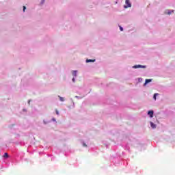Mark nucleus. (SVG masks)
Returning a JSON list of instances; mask_svg holds the SVG:
<instances>
[{
	"label": "nucleus",
	"mask_w": 175,
	"mask_h": 175,
	"mask_svg": "<svg viewBox=\"0 0 175 175\" xmlns=\"http://www.w3.org/2000/svg\"><path fill=\"white\" fill-rule=\"evenodd\" d=\"M72 76H74L75 77H76V76H77V70L72 71Z\"/></svg>",
	"instance_id": "39448f33"
},
{
	"label": "nucleus",
	"mask_w": 175,
	"mask_h": 175,
	"mask_svg": "<svg viewBox=\"0 0 175 175\" xmlns=\"http://www.w3.org/2000/svg\"><path fill=\"white\" fill-rule=\"evenodd\" d=\"M151 81H152L151 79H146L145 85H146V84H148V83H151Z\"/></svg>",
	"instance_id": "423d86ee"
},
{
	"label": "nucleus",
	"mask_w": 175,
	"mask_h": 175,
	"mask_svg": "<svg viewBox=\"0 0 175 175\" xmlns=\"http://www.w3.org/2000/svg\"><path fill=\"white\" fill-rule=\"evenodd\" d=\"M150 126L154 129L157 127L155 124H154L152 122H150Z\"/></svg>",
	"instance_id": "20e7f679"
},
{
	"label": "nucleus",
	"mask_w": 175,
	"mask_h": 175,
	"mask_svg": "<svg viewBox=\"0 0 175 175\" xmlns=\"http://www.w3.org/2000/svg\"><path fill=\"white\" fill-rule=\"evenodd\" d=\"M134 69H138V68H142L143 69H146V66L142 65H135L133 66Z\"/></svg>",
	"instance_id": "f03ea898"
},
{
	"label": "nucleus",
	"mask_w": 175,
	"mask_h": 175,
	"mask_svg": "<svg viewBox=\"0 0 175 175\" xmlns=\"http://www.w3.org/2000/svg\"><path fill=\"white\" fill-rule=\"evenodd\" d=\"M86 62H95V59H86Z\"/></svg>",
	"instance_id": "0eeeda50"
},
{
	"label": "nucleus",
	"mask_w": 175,
	"mask_h": 175,
	"mask_svg": "<svg viewBox=\"0 0 175 175\" xmlns=\"http://www.w3.org/2000/svg\"><path fill=\"white\" fill-rule=\"evenodd\" d=\"M83 147H87V144L85 143L83 144Z\"/></svg>",
	"instance_id": "2eb2a0df"
},
{
	"label": "nucleus",
	"mask_w": 175,
	"mask_h": 175,
	"mask_svg": "<svg viewBox=\"0 0 175 175\" xmlns=\"http://www.w3.org/2000/svg\"><path fill=\"white\" fill-rule=\"evenodd\" d=\"M3 157H4V158H9V154L5 152V154H4V155H3Z\"/></svg>",
	"instance_id": "1a4fd4ad"
},
{
	"label": "nucleus",
	"mask_w": 175,
	"mask_h": 175,
	"mask_svg": "<svg viewBox=\"0 0 175 175\" xmlns=\"http://www.w3.org/2000/svg\"><path fill=\"white\" fill-rule=\"evenodd\" d=\"M158 93H155L153 96V99H154V100H157V96H158Z\"/></svg>",
	"instance_id": "6e6552de"
},
{
	"label": "nucleus",
	"mask_w": 175,
	"mask_h": 175,
	"mask_svg": "<svg viewBox=\"0 0 175 175\" xmlns=\"http://www.w3.org/2000/svg\"><path fill=\"white\" fill-rule=\"evenodd\" d=\"M120 31H124V29L121 26H120Z\"/></svg>",
	"instance_id": "4468645a"
},
{
	"label": "nucleus",
	"mask_w": 175,
	"mask_h": 175,
	"mask_svg": "<svg viewBox=\"0 0 175 175\" xmlns=\"http://www.w3.org/2000/svg\"><path fill=\"white\" fill-rule=\"evenodd\" d=\"M26 9H27V8L25 6H23V12H25Z\"/></svg>",
	"instance_id": "ddd939ff"
},
{
	"label": "nucleus",
	"mask_w": 175,
	"mask_h": 175,
	"mask_svg": "<svg viewBox=\"0 0 175 175\" xmlns=\"http://www.w3.org/2000/svg\"><path fill=\"white\" fill-rule=\"evenodd\" d=\"M174 12V10H172V12L168 11V12H167V14L170 15V14H172V12Z\"/></svg>",
	"instance_id": "9b49d317"
},
{
	"label": "nucleus",
	"mask_w": 175,
	"mask_h": 175,
	"mask_svg": "<svg viewBox=\"0 0 175 175\" xmlns=\"http://www.w3.org/2000/svg\"><path fill=\"white\" fill-rule=\"evenodd\" d=\"M59 98L61 102H64L65 100V98H64V97L59 96Z\"/></svg>",
	"instance_id": "9d476101"
},
{
	"label": "nucleus",
	"mask_w": 175,
	"mask_h": 175,
	"mask_svg": "<svg viewBox=\"0 0 175 175\" xmlns=\"http://www.w3.org/2000/svg\"><path fill=\"white\" fill-rule=\"evenodd\" d=\"M126 5H124V9H128V8H131L132 4L131 3L130 0H126Z\"/></svg>",
	"instance_id": "f257e3e1"
},
{
	"label": "nucleus",
	"mask_w": 175,
	"mask_h": 175,
	"mask_svg": "<svg viewBox=\"0 0 175 175\" xmlns=\"http://www.w3.org/2000/svg\"><path fill=\"white\" fill-rule=\"evenodd\" d=\"M148 115L150 116V118H152L154 117V111H148Z\"/></svg>",
	"instance_id": "7ed1b4c3"
},
{
	"label": "nucleus",
	"mask_w": 175,
	"mask_h": 175,
	"mask_svg": "<svg viewBox=\"0 0 175 175\" xmlns=\"http://www.w3.org/2000/svg\"><path fill=\"white\" fill-rule=\"evenodd\" d=\"M72 81L73 83H75V78H72Z\"/></svg>",
	"instance_id": "dca6fc26"
},
{
	"label": "nucleus",
	"mask_w": 175,
	"mask_h": 175,
	"mask_svg": "<svg viewBox=\"0 0 175 175\" xmlns=\"http://www.w3.org/2000/svg\"><path fill=\"white\" fill-rule=\"evenodd\" d=\"M55 112H56V114H57V116H59V112L58 111V110H57V109H55Z\"/></svg>",
	"instance_id": "f8f14e48"
}]
</instances>
